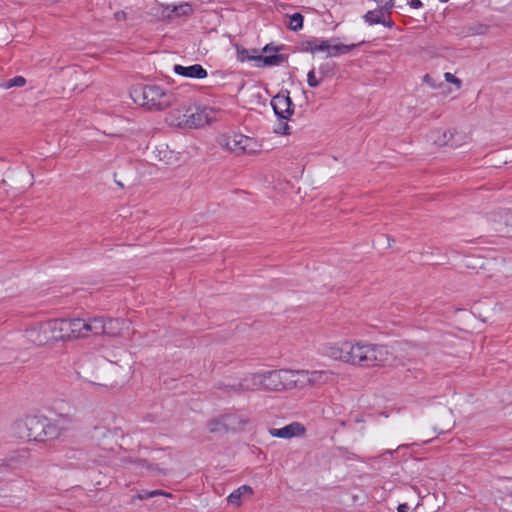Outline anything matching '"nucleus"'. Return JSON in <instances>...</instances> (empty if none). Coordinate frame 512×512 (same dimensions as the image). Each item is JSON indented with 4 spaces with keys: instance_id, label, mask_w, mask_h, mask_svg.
Wrapping results in <instances>:
<instances>
[{
    "instance_id": "obj_13",
    "label": "nucleus",
    "mask_w": 512,
    "mask_h": 512,
    "mask_svg": "<svg viewBox=\"0 0 512 512\" xmlns=\"http://www.w3.org/2000/svg\"><path fill=\"white\" fill-rule=\"evenodd\" d=\"M325 354L334 360H340L347 363L351 359L352 343L344 341L331 345L326 349Z\"/></svg>"
},
{
    "instance_id": "obj_18",
    "label": "nucleus",
    "mask_w": 512,
    "mask_h": 512,
    "mask_svg": "<svg viewBox=\"0 0 512 512\" xmlns=\"http://www.w3.org/2000/svg\"><path fill=\"white\" fill-rule=\"evenodd\" d=\"M53 325L56 342L73 340L70 319H53Z\"/></svg>"
},
{
    "instance_id": "obj_24",
    "label": "nucleus",
    "mask_w": 512,
    "mask_h": 512,
    "mask_svg": "<svg viewBox=\"0 0 512 512\" xmlns=\"http://www.w3.org/2000/svg\"><path fill=\"white\" fill-rule=\"evenodd\" d=\"M250 60H254L257 62L258 67H267V66H277L284 61V56L281 54H273L266 56H252L248 57Z\"/></svg>"
},
{
    "instance_id": "obj_20",
    "label": "nucleus",
    "mask_w": 512,
    "mask_h": 512,
    "mask_svg": "<svg viewBox=\"0 0 512 512\" xmlns=\"http://www.w3.org/2000/svg\"><path fill=\"white\" fill-rule=\"evenodd\" d=\"M102 324L104 325V331L102 334L108 336L122 335V330L126 326L128 328V322L123 319H113L102 317Z\"/></svg>"
},
{
    "instance_id": "obj_47",
    "label": "nucleus",
    "mask_w": 512,
    "mask_h": 512,
    "mask_svg": "<svg viewBox=\"0 0 512 512\" xmlns=\"http://www.w3.org/2000/svg\"><path fill=\"white\" fill-rule=\"evenodd\" d=\"M376 3H382V0H374Z\"/></svg>"
},
{
    "instance_id": "obj_26",
    "label": "nucleus",
    "mask_w": 512,
    "mask_h": 512,
    "mask_svg": "<svg viewBox=\"0 0 512 512\" xmlns=\"http://www.w3.org/2000/svg\"><path fill=\"white\" fill-rule=\"evenodd\" d=\"M179 107L177 108H174L173 110H171L167 115H166V118H165V121L166 123L169 125V126H172L174 127V123L172 122V116L174 117H180V118H184V119H188V116H189V113H186L185 110L183 109V102H180L179 101Z\"/></svg>"
},
{
    "instance_id": "obj_19",
    "label": "nucleus",
    "mask_w": 512,
    "mask_h": 512,
    "mask_svg": "<svg viewBox=\"0 0 512 512\" xmlns=\"http://www.w3.org/2000/svg\"><path fill=\"white\" fill-rule=\"evenodd\" d=\"M431 140L438 146L451 145L457 147L459 143L454 139L455 135L450 130L437 129L431 132Z\"/></svg>"
},
{
    "instance_id": "obj_12",
    "label": "nucleus",
    "mask_w": 512,
    "mask_h": 512,
    "mask_svg": "<svg viewBox=\"0 0 512 512\" xmlns=\"http://www.w3.org/2000/svg\"><path fill=\"white\" fill-rule=\"evenodd\" d=\"M305 433V427L299 422L290 423L282 428H271L269 434L272 437L291 439L294 437L303 436Z\"/></svg>"
},
{
    "instance_id": "obj_31",
    "label": "nucleus",
    "mask_w": 512,
    "mask_h": 512,
    "mask_svg": "<svg viewBox=\"0 0 512 512\" xmlns=\"http://www.w3.org/2000/svg\"><path fill=\"white\" fill-rule=\"evenodd\" d=\"M26 84V79L22 76H16L10 80H8L7 82H5L4 84H1L0 86L4 89H9V88H12V87H22Z\"/></svg>"
},
{
    "instance_id": "obj_5",
    "label": "nucleus",
    "mask_w": 512,
    "mask_h": 512,
    "mask_svg": "<svg viewBox=\"0 0 512 512\" xmlns=\"http://www.w3.org/2000/svg\"><path fill=\"white\" fill-rule=\"evenodd\" d=\"M362 367L384 365L388 362V349L382 345L360 344L354 347V364Z\"/></svg>"
},
{
    "instance_id": "obj_28",
    "label": "nucleus",
    "mask_w": 512,
    "mask_h": 512,
    "mask_svg": "<svg viewBox=\"0 0 512 512\" xmlns=\"http://www.w3.org/2000/svg\"><path fill=\"white\" fill-rule=\"evenodd\" d=\"M364 20L369 25L380 24V22H383V11L382 10L368 11L364 15Z\"/></svg>"
},
{
    "instance_id": "obj_21",
    "label": "nucleus",
    "mask_w": 512,
    "mask_h": 512,
    "mask_svg": "<svg viewBox=\"0 0 512 512\" xmlns=\"http://www.w3.org/2000/svg\"><path fill=\"white\" fill-rule=\"evenodd\" d=\"M341 50H348L347 46H339V45H332L329 41H314L311 44V51L313 53L315 52H323L326 53L327 56H335L337 55Z\"/></svg>"
},
{
    "instance_id": "obj_2",
    "label": "nucleus",
    "mask_w": 512,
    "mask_h": 512,
    "mask_svg": "<svg viewBox=\"0 0 512 512\" xmlns=\"http://www.w3.org/2000/svg\"><path fill=\"white\" fill-rule=\"evenodd\" d=\"M10 434L19 440L45 441L44 416L30 415L14 421Z\"/></svg>"
},
{
    "instance_id": "obj_43",
    "label": "nucleus",
    "mask_w": 512,
    "mask_h": 512,
    "mask_svg": "<svg viewBox=\"0 0 512 512\" xmlns=\"http://www.w3.org/2000/svg\"><path fill=\"white\" fill-rule=\"evenodd\" d=\"M407 509H408L407 504H400L398 506V509H397L398 511L397 512H406Z\"/></svg>"
},
{
    "instance_id": "obj_33",
    "label": "nucleus",
    "mask_w": 512,
    "mask_h": 512,
    "mask_svg": "<svg viewBox=\"0 0 512 512\" xmlns=\"http://www.w3.org/2000/svg\"><path fill=\"white\" fill-rule=\"evenodd\" d=\"M322 81V77H318L316 75V71L314 69L310 70L307 75V83L310 87H317Z\"/></svg>"
},
{
    "instance_id": "obj_46",
    "label": "nucleus",
    "mask_w": 512,
    "mask_h": 512,
    "mask_svg": "<svg viewBox=\"0 0 512 512\" xmlns=\"http://www.w3.org/2000/svg\"><path fill=\"white\" fill-rule=\"evenodd\" d=\"M387 240H388V247H391L392 242H394V239L387 237Z\"/></svg>"
},
{
    "instance_id": "obj_30",
    "label": "nucleus",
    "mask_w": 512,
    "mask_h": 512,
    "mask_svg": "<svg viewBox=\"0 0 512 512\" xmlns=\"http://www.w3.org/2000/svg\"><path fill=\"white\" fill-rule=\"evenodd\" d=\"M193 11L192 6L189 3H183L178 6H174L173 9L170 10V13H175L177 16L189 15Z\"/></svg>"
},
{
    "instance_id": "obj_42",
    "label": "nucleus",
    "mask_w": 512,
    "mask_h": 512,
    "mask_svg": "<svg viewBox=\"0 0 512 512\" xmlns=\"http://www.w3.org/2000/svg\"><path fill=\"white\" fill-rule=\"evenodd\" d=\"M115 18H116L117 20H119V21H120V20H124V19L126 18V14H125V12H123V11H121V12H117V13L115 14Z\"/></svg>"
},
{
    "instance_id": "obj_40",
    "label": "nucleus",
    "mask_w": 512,
    "mask_h": 512,
    "mask_svg": "<svg viewBox=\"0 0 512 512\" xmlns=\"http://www.w3.org/2000/svg\"><path fill=\"white\" fill-rule=\"evenodd\" d=\"M410 7L414 9H419L423 6L422 2L420 0H411L409 2Z\"/></svg>"
},
{
    "instance_id": "obj_14",
    "label": "nucleus",
    "mask_w": 512,
    "mask_h": 512,
    "mask_svg": "<svg viewBox=\"0 0 512 512\" xmlns=\"http://www.w3.org/2000/svg\"><path fill=\"white\" fill-rule=\"evenodd\" d=\"M245 421L241 420L239 423L236 422V418L233 415H225L219 419H213L208 423L209 431L212 433H220L228 429H238L241 424Z\"/></svg>"
},
{
    "instance_id": "obj_37",
    "label": "nucleus",
    "mask_w": 512,
    "mask_h": 512,
    "mask_svg": "<svg viewBox=\"0 0 512 512\" xmlns=\"http://www.w3.org/2000/svg\"><path fill=\"white\" fill-rule=\"evenodd\" d=\"M381 6L379 10H382L383 13L385 12H391V10L394 7V0H382V3H377Z\"/></svg>"
},
{
    "instance_id": "obj_29",
    "label": "nucleus",
    "mask_w": 512,
    "mask_h": 512,
    "mask_svg": "<svg viewBox=\"0 0 512 512\" xmlns=\"http://www.w3.org/2000/svg\"><path fill=\"white\" fill-rule=\"evenodd\" d=\"M303 16L300 13H294L289 17V22L287 24L288 28L292 31H298L303 27Z\"/></svg>"
},
{
    "instance_id": "obj_34",
    "label": "nucleus",
    "mask_w": 512,
    "mask_h": 512,
    "mask_svg": "<svg viewBox=\"0 0 512 512\" xmlns=\"http://www.w3.org/2000/svg\"><path fill=\"white\" fill-rule=\"evenodd\" d=\"M287 121L288 120L279 119L277 126L274 128V132L278 134H288L290 127Z\"/></svg>"
},
{
    "instance_id": "obj_41",
    "label": "nucleus",
    "mask_w": 512,
    "mask_h": 512,
    "mask_svg": "<svg viewBox=\"0 0 512 512\" xmlns=\"http://www.w3.org/2000/svg\"><path fill=\"white\" fill-rule=\"evenodd\" d=\"M380 24H382L388 28H392L394 26V22L391 19L386 20L384 17H383V22H380Z\"/></svg>"
},
{
    "instance_id": "obj_27",
    "label": "nucleus",
    "mask_w": 512,
    "mask_h": 512,
    "mask_svg": "<svg viewBox=\"0 0 512 512\" xmlns=\"http://www.w3.org/2000/svg\"><path fill=\"white\" fill-rule=\"evenodd\" d=\"M149 13L158 18V19H164L166 17H170V7L164 6L159 3H155L151 8Z\"/></svg>"
},
{
    "instance_id": "obj_36",
    "label": "nucleus",
    "mask_w": 512,
    "mask_h": 512,
    "mask_svg": "<svg viewBox=\"0 0 512 512\" xmlns=\"http://www.w3.org/2000/svg\"><path fill=\"white\" fill-rule=\"evenodd\" d=\"M93 430H94L93 437H97V438L105 437L108 433V429L106 426L96 425V426H94Z\"/></svg>"
},
{
    "instance_id": "obj_4",
    "label": "nucleus",
    "mask_w": 512,
    "mask_h": 512,
    "mask_svg": "<svg viewBox=\"0 0 512 512\" xmlns=\"http://www.w3.org/2000/svg\"><path fill=\"white\" fill-rule=\"evenodd\" d=\"M218 144L227 151L237 155L254 154L260 147L256 139L236 132H228L220 135Z\"/></svg>"
},
{
    "instance_id": "obj_44",
    "label": "nucleus",
    "mask_w": 512,
    "mask_h": 512,
    "mask_svg": "<svg viewBox=\"0 0 512 512\" xmlns=\"http://www.w3.org/2000/svg\"><path fill=\"white\" fill-rule=\"evenodd\" d=\"M270 51H277V49L271 48L269 45H266L263 48V52H265V53H269Z\"/></svg>"
},
{
    "instance_id": "obj_25",
    "label": "nucleus",
    "mask_w": 512,
    "mask_h": 512,
    "mask_svg": "<svg viewBox=\"0 0 512 512\" xmlns=\"http://www.w3.org/2000/svg\"><path fill=\"white\" fill-rule=\"evenodd\" d=\"M70 323H71V329H72L71 334H72L73 339L84 338V332H83V328L85 327L84 319H80V318L70 319Z\"/></svg>"
},
{
    "instance_id": "obj_32",
    "label": "nucleus",
    "mask_w": 512,
    "mask_h": 512,
    "mask_svg": "<svg viewBox=\"0 0 512 512\" xmlns=\"http://www.w3.org/2000/svg\"><path fill=\"white\" fill-rule=\"evenodd\" d=\"M310 377V385L321 383L325 380L326 373L324 371H308Z\"/></svg>"
},
{
    "instance_id": "obj_17",
    "label": "nucleus",
    "mask_w": 512,
    "mask_h": 512,
    "mask_svg": "<svg viewBox=\"0 0 512 512\" xmlns=\"http://www.w3.org/2000/svg\"><path fill=\"white\" fill-rule=\"evenodd\" d=\"M288 387L290 389L294 388H304L310 385V377L308 375V370H291L288 369Z\"/></svg>"
},
{
    "instance_id": "obj_6",
    "label": "nucleus",
    "mask_w": 512,
    "mask_h": 512,
    "mask_svg": "<svg viewBox=\"0 0 512 512\" xmlns=\"http://www.w3.org/2000/svg\"><path fill=\"white\" fill-rule=\"evenodd\" d=\"M27 341L35 346H44L56 342L53 319L34 323L25 330Z\"/></svg>"
},
{
    "instance_id": "obj_35",
    "label": "nucleus",
    "mask_w": 512,
    "mask_h": 512,
    "mask_svg": "<svg viewBox=\"0 0 512 512\" xmlns=\"http://www.w3.org/2000/svg\"><path fill=\"white\" fill-rule=\"evenodd\" d=\"M141 464L146 466L147 470L151 471L155 475H160L164 473V469L160 468L158 465L147 464L146 460H141Z\"/></svg>"
},
{
    "instance_id": "obj_23",
    "label": "nucleus",
    "mask_w": 512,
    "mask_h": 512,
    "mask_svg": "<svg viewBox=\"0 0 512 512\" xmlns=\"http://www.w3.org/2000/svg\"><path fill=\"white\" fill-rule=\"evenodd\" d=\"M83 328L84 338L89 335H102L104 331V325L102 324V316L89 318L87 320L84 319Z\"/></svg>"
},
{
    "instance_id": "obj_11",
    "label": "nucleus",
    "mask_w": 512,
    "mask_h": 512,
    "mask_svg": "<svg viewBox=\"0 0 512 512\" xmlns=\"http://www.w3.org/2000/svg\"><path fill=\"white\" fill-rule=\"evenodd\" d=\"M490 220L493 222L496 232L512 237V211L494 212L491 214Z\"/></svg>"
},
{
    "instance_id": "obj_1",
    "label": "nucleus",
    "mask_w": 512,
    "mask_h": 512,
    "mask_svg": "<svg viewBox=\"0 0 512 512\" xmlns=\"http://www.w3.org/2000/svg\"><path fill=\"white\" fill-rule=\"evenodd\" d=\"M130 96L136 104L151 111L164 110L179 103L177 94L158 85L134 87L130 91Z\"/></svg>"
},
{
    "instance_id": "obj_8",
    "label": "nucleus",
    "mask_w": 512,
    "mask_h": 512,
    "mask_svg": "<svg viewBox=\"0 0 512 512\" xmlns=\"http://www.w3.org/2000/svg\"><path fill=\"white\" fill-rule=\"evenodd\" d=\"M72 419L67 415H60L54 420H50L44 416V433L45 440L59 438L71 427Z\"/></svg>"
},
{
    "instance_id": "obj_39",
    "label": "nucleus",
    "mask_w": 512,
    "mask_h": 512,
    "mask_svg": "<svg viewBox=\"0 0 512 512\" xmlns=\"http://www.w3.org/2000/svg\"><path fill=\"white\" fill-rule=\"evenodd\" d=\"M78 374L80 375V377H82L83 379L91 382V383H94L90 378H89V375H88V372L84 369L83 366H80V370L78 371Z\"/></svg>"
},
{
    "instance_id": "obj_45",
    "label": "nucleus",
    "mask_w": 512,
    "mask_h": 512,
    "mask_svg": "<svg viewBox=\"0 0 512 512\" xmlns=\"http://www.w3.org/2000/svg\"><path fill=\"white\" fill-rule=\"evenodd\" d=\"M319 77H322V78L324 77V67H321L319 69Z\"/></svg>"
},
{
    "instance_id": "obj_10",
    "label": "nucleus",
    "mask_w": 512,
    "mask_h": 512,
    "mask_svg": "<svg viewBox=\"0 0 512 512\" xmlns=\"http://www.w3.org/2000/svg\"><path fill=\"white\" fill-rule=\"evenodd\" d=\"M230 387L236 393L262 391L261 372L247 374Z\"/></svg>"
},
{
    "instance_id": "obj_9",
    "label": "nucleus",
    "mask_w": 512,
    "mask_h": 512,
    "mask_svg": "<svg viewBox=\"0 0 512 512\" xmlns=\"http://www.w3.org/2000/svg\"><path fill=\"white\" fill-rule=\"evenodd\" d=\"M271 106L278 119L289 120L294 113L293 103L288 91H282L271 100Z\"/></svg>"
},
{
    "instance_id": "obj_3",
    "label": "nucleus",
    "mask_w": 512,
    "mask_h": 512,
    "mask_svg": "<svg viewBox=\"0 0 512 512\" xmlns=\"http://www.w3.org/2000/svg\"><path fill=\"white\" fill-rule=\"evenodd\" d=\"M183 109L189 113L188 119L172 116L174 127L196 129L209 124L212 120L213 109L195 106L190 100L183 101Z\"/></svg>"
},
{
    "instance_id": "obj_48",
    "label": "nucleus",
    "mask_w": 512,
    "mask_h": 512,
    "mask_svg": "<svg viewBox=\"0 0 512 512\" xmlns=\"http://www.w3.org/2000/svg\"><path fill=\"white\" fill-rule=\"evenodd\" d=\"M441 2H447L448 0H440Z\"/></svg>"
},
{
    "instance_id": "obj_7",
    "label": "nucleus",
    "mask_w": 512,
    "mask_h": 512,
    "mask_svg": "<svg viewBox=\"0 0 512 512\" xmlns=\"http://www.w3.org/2000/svg\"><path fill=\"white\" fill-rule=\"evenodd\" d=\"M288 369L261 371L262 391L281 392L289 390Z\"/></svg>"
},
{
    "instance_id": "obj_22",
    "label": "nucleus",
    "mask_w": 512,
    "mask_h": 512,
    "mask_svg": "<svg viewBox=\"0 0 512 512\" xmlns=\"http://www.w3.org/2000/svg\"><path fill=\"white\" fill-rule=\"evenodd\" d=\"M253 494L251 486L243 485L238 489L234 490L227 498L229 504L234 508L240 507L242 500L249 499Z\"/></svg>"
},
{
    "instance_id": "obj_38",
    "label": "nucleus",
    "mask_w": 512,
    "mask_h": 512,
    "mask_svg": "<svg viewBox=\"0 0 512 512\" xmlns=\"http://www.w3.org/2000/svg\"><path fill=\"white\" fill-rule=\"evenodd\" d=\"M444 77L447 82L456 84L457 86H460V84H461V81L457 77H455L453 74H451L450 72H446L444 74Z\"/></svg>"
},
{
    "instance_id": "obj_15",
    "label": "nucleus",
    "mask_w": 512,
    "mask_h": 512,
    "mask_svg": "<svg viewBox=\"0 0 512 512\" xmlns=\"http://www.w3.org/2000/svg\"><path fill=\"white\" fill-rule=\"evenodd\" d=\"M157 497L158 499L155 501L156 509L160 510H169V509H176L177 507L171 505L168 503L167 498L171 497L170 494L164 493L160 490H153V491H142L138 494V499L144 500L148 498H154Z\"/></svg>"
},
{
    "instance_id": "obj_16",
    "label": "nucleus",
    "mask_w": 512,
    "mask_h": 512,
    "mask_svg": "<svg viewBox=\"0 0 512 512\" xmlns=\"http://www.w3.org/2000/svg\"><path fill=\"white\" fill-rule=\"evenodd\" d=\"M173 70L177 75L193 79H204L208 75L206 69L199 64L187 67L177 64L174 66Z\"/></svg>"
}]
</instances>
